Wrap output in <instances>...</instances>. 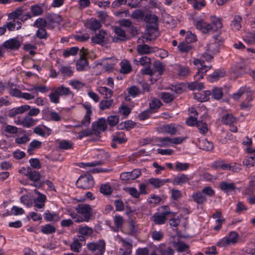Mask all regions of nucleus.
<instances>
[{"mask_svg": "<svg viewBox=\"0 0 255 255\" xmlns=\"http://www.w3.org/2000/svg\"><path fill=\"white\" fill-rule=\"evenodd\" d=\"M134 18H143V17H134ZM144 20L146 22V27L148 36L144 37L145 40L143 42H147L148 40L155 39L159 35L158 29V17H144Z\"/></svg>", "mask_w": 255, "mask_h": 255, "instance_id": "1", "label": "nucleus"}, {"mask_svg": "<svg viewBox=\"0 0 255 255\" xmlns=\"http://www.w3.org/2000/svg\"><path fill=\"white\" fill-rule=\"evenodd\" d=\"M194 25L196 28L204 33H207L212 30L217 31L221 28L222 26L221 20L219 19L216 18V17H213L211 24L207 23L203 20H194Z\"/></svg>", "mask_w": 255, "mask_h": 255, "instance_id": "2", "label": "nucleus"}, {"mask_svg": "<svg viewBox=\"0 0 255 255\" xmlns=\"http://www.w3.org/2000/svg\"><path fill=\"white\" fill-rule=\"evenodd\" d=\"M75 210L77 213L83 215V217H79L77 220H75V222L80 223L83 221L86 222L89 221L92 216V208L89 205L79 204L75 208Z\"/></svg>", "mask_w": 255, "mask_h": 255, "instance_id": "3", "label": "nucleus"}, {"mask_svg": "<svg viewBox=\"0 0 255 255\" xmlns=\"http://www.w3.org/2000/svg\"><path fill=\"white\" fill-rule=\"evenodd\" d=\"M28 178L33 182L31 184V186H33L36 188H41L44 184V181L41 180V175L38 171L33 170L30 167H28L27 171L25 174Z\"/></svg>", "mask_w": 255, "mask_h": 255, "instance_id": "4", "label": "nucleus"}, {"mask_svg": "<svg viewBox=\"0 0 255 255\" xmlns=\"http://www.w3.org/2000/svg\"><path fill=\"white\" fill-rule=\"evenodd\" d=\"M87 247L93 255H103L106 251V243L103 240H100L96 243H89Z\"/></svg>", "mask_w": 255, "mask_h": 255, "instance_id": "5", "label": "nucleus"}, {"mask_svg": "<svg viewBox=\"0 0 255 255\" xmlns=\"http://www.w3.org/2000/svg\"><path fill=\"white\" fill-rule=\"evenodd\" d=\"M94 185L93 177L90 174L81 175L76 182V186L79 188L89 189Z\"/></svg>", "mask_w": 255, "mask_h": 255, "instance_id": "6", "label": "nucleus"}, {"mask_svg": "<svg viewBox=\"0 0 255 255\" xmlns=\"http://www.w3.org/2000/svg\"><path fill=\"white\" fill-rule=\"evenodd\" d=\"M164 211L161 213H156L152 217L153 221L155 224L162 225L164 224L167 221V217L171 215L174 216L175 213L171 212L168 206H165L164 207Z\"/></svg>", "mask_w": 255, "mask_h": 255, "instance_id": "7", "label": "nucleus"}, {"mask_svg": "<svg viewBox=\"0 0 255 255\" xmlns=\"http://www.w3.org/2000/svg\"><path fill=\"white\" fill-rule=\"evenodd\" d=\"M27 18L21 19L19 17H8L5 26L9 31H13L15 29L18 30L21 27V22L26 20Z\"/></svg>", "mask_w": 255, "mask_h": 255, "instance_id": "8", "label": "nucleus"}, {"mask_svg": "<svg viewBox=\"0 0 255 255\" xmlns=\"http://www.w3.org/2000/svg\"><path fill=\"white\" fill-rule=\"evenodd\" d=\"M215 41L208 44L205 47L207 52L215 54L219 51L220 46L223 43V39L219 35L214 36Z\"/></svg>", "mask_w": 255, "mask_h": 255, "instance_id": "9", "label": "nucleus"}, {"mask_svg": "<svg viewBox=\"0 0 255 255\" xmlns=\"http://www.w3.org/2000/svg\"><path fill=\"white\" fill-rule=\"evenodd\" d=\"M2 45L6 49L16 50L20 47L21 42L17 37H15L6 40Z\"/></svg>", "mask_w": 255, "mask_h": 255, "instance_id": "10", "label": "nucleus"}, {"mask_svg": "<svg viewBox=\"0 0 255 255\" xmlns=\"http://www.w3.org/2000/svg\"><path fill=\"white\" fill-rule=\"evenodd\" d=\"M107 128L106 121L104 118H100L97 122L92 124L93 131L97 136L100 134L101 131H105Z\"/></svg>", "mask_w": 255, "mask_h": 255, "instance_id": "11", "label": "nucleus"}, {"mask_svg": "<svg viewBox=\"0 0 255 255\" xmlns=\"http://www.w3.org/2000/svg\"><path fill=\"white\" fill-rule=\"evenodd\" d=\"M141 175V171L138 169L133 170L131 172H123L121 174L120 178L122 180L128 181L137 178Z\"/></svg>", "mask_w": 255, "mask_h": 255, "instance_id": "12", "label": "nucleus"}, {"mask_svg": "<svg viewBox=\"0 0 255 255\" xmlns=\"http://www.w3.org/2000/svg\"><path fill=\"white\" fill-rule=\"evenodd\" d=\"M153 67L154 68L153 72H155V74L158 73V75L155 77L151 78L150 80L152 82L156 81L165 71L164 65L159 61H155L153 64Z\"/></svg>", "mask_w": 255, "mask_h": 255, "instance_id": "13", "label": "nucleus"}, {"mask_svg": "<svg viewBox=\"0 0 255 255\" xmlns=\"http://www.w3.org/2000/svg\"><path fill=\"white\" fill-rule=\"evenodd\" d=\"M114 31L117 36L112 37L113 42L117 43L120 41H124L127 40L126 32L122 28L117 27L115 28Z\"/></svg>", "mask_w": 255, "mask_h": 255, "instance_id": "14", "label": "nucleus"}, {"mask_svg": "<svg viewBox=\"0 0 255 255\" xmlns=\"http://www.w3.org/2000/svg\"><path fill=\"white\" fill-rule=\"evenodd\" d=\"M35 193L38 194V196L36 198L33 200L34 207L37 208L42 209L45 206V202L46 200V197L45 195L40 193L37 190H34Z\"/></svg>", "mask_w": 255, "mask_h": 255, "instance_id": "15", "label": "nucleus"}, {"mask_svg": "<svg viewBox=\"0 0 255 255\" xmlns=\"http://www.w3.org/2000/svg\"><path fill=\"white\" fill-rule=\"evenodd\" d=\"M128 95L125 96V100L127 101L130 100V97L135 98L141 94V91L140 89L135 85H132L127 89Z\"/></svg>", "mask_w": 255, "mask_h": 255, "instance_id": "16", "label": "nucleus"}, {"mask_svg": "<svg viewBox=\"0 0 255 255\" xmlns=\"http://www.w3.org/2000/svg\"><path fill=\"white\" fill-rule=\"evenodd\" d=\"M238 234L236 232H231L228 237L223 238L221 244L223 246H227L230 244H235L237 242Z\"/></svg>", "mask_w": 255, "mask_h": 255, "instance_id": "17", "label": "nucleus"}, {"mask_svg": "<svg viewBox=\"0 0 255 255\" xmlns=\"http://www.w3.org/2000/svg\"><path fill=\"white\" fill-rule=\"evenodd\" d=\"M190 178L186 174H179L176 175L172 181V184L174 185H181L188 183Z\"/></svg>", "mask_w": 255, "mask_h": 255, "instance_id": "18", "label": "nucleus"}, {"mask_svg": "<svg viewBox=\"0 0 255 255\" xmlns=\"http://www.w3.org/2000/svg\"><path fill=\"white\" fill-rule=\"evenodd\" d=\"M30 106L27 105L21 106L19 107L13 108L9 111L8 113V117L13 118L16 115L22 114L30 109Z\"/></svg>", "mask_w": 255, "mask_h": 255, "instance_id": "19", "label": "nucleus"}, {"mask_svg": "<svg viewBox=\"0 0 255 255\" xmlns=\"http://www.w3.org/2000/svg\"><path fill=\"white\" fill-rule=\"evenodd\" d=\"M107 33L105 31L102 29L99 31L94 36L91 38V41L94 44H103L105 43Z\"/></svg>", "mask_w": 255, "mask_h": 255, "instance_id": "20", "label": "nucleus"}, {"mask_svg": "<svg viewBox=\"0 0 255 255\" xmlns=\"http://www.w3.org/2000/svg\"><path fill=\"white\" fill-rule=\"evenodd\" d=\"M84 24L87 28L95 31L100 29L102 26L101 21L93 18L85 22Z\"/></svg>", "mask_w": 255, "mask_h": 255, "instance_id": "21", "label": "nucleus"}, {"mask_svg": "<svg viewBox=\"0 0 255 255\" xmlns=\"http://www.w3.org/2000/svg\"><path fill=\"white\" fill-rule=\"evenodd\" d=\"M226 75V71L223 69H217L208 77V80L211 82L217 81Z\"/></svg>", "mask_w": 255, "mask_h": 255, "instance_id": "22", "label": "nucleus"}, {"mask_svg": "<svg viewBox=\"0 0 255 255\" xmlns=\"http://www.w3.org/2000/svg\"><path fill=\"white\" fill-rule=\"evenodd\" d=\"M179 128L180 126L179 125L176 126L175 124L172 123L163 125L161 127V129L167 133L174 135L179 130Z\"/></svg>", "mask_w": 255, "mask_h": 255, "instance_id": "23", "label": "nucleus"}, {"mask_svg": "<svg viewBox=\"0 0 255 255\" xmlns=\"http://www.w3.org/2000/svg\"><path fill=\"white\" fill-rule=\"evenodd\" d=\"M76 69L78 71H82L88 66V61L86 58V53L81 54L80 58L76 63Z\"/></svg>", "mask_w": 255, "mask_h": 255, "instance_id": "24", "label": "nucleus"}, {"mask_svg": "<svg viewBox=\"0 0 255 255\" xmlns=\"http://www.w3.org/2000/svg\"><path fill=\"white\" fill-rule=\"evenodd\" d=\"M198 146L200 149L206 151H211L214 147L213 143L209 141L206 139L199 140Z\"/></svg>", "mask_w": 255, "mask_h": 255, "instance_id": "25", "label": "nucleus"}, {"mask_svg": "<svg viewBox=\"0 0 255 255\" xmlns=\"http://www.w3.org/2000/svg\"><path fill=\"white\" fill-rule=\"evenodd\" d=\"M219 186L221 190L226 193L233 191L236 188L235 184L233 182H221L220 183Z\"/></svg>", "mask_w": 255, "mask_h": 255, "instance_id": "26", "label": "nucleus"}, {"mask_svg": "<svg viewBox=\"0 0 255 255\" xmlns=\"http://www.w3.org/2000/svg\"><path fill=\"white\" fill-rule=\"evenodd\" d=\"M121 69H120V72L123 74H128L132 71V67L131 66L129 62L126 59H123L121 63Z\"/></svg>", "mask_w": 255, "mask_h": 255, "instance_id": "27", "label": "nucleus"}, {"mask_svg": "<svg viewBox=\"0 0 255 255\" xmlns=\"http://www.w3.org/2000/svg\"><path fill=\"white\" fill-rule=\"evenodd\" d=\"M192 197L194 201L198 204H203L207 201L206 195H204L202 192H198L194 193Z\"/></svg>", "mask_w": 255, "mask_h": 255, "instance_id": "28", "label": "nucleus"}, {"mask_svg": "<svg viewBox=\"0 0 255 255\" xmlns=\"http://www.w3.org/2000/svg\"><path fill=\"white\" fill-rule=\"evenodd\" d=\"M37 121L38 120L34 119L27 115L23 119V127L26 128H31L36 125Z\"/></svg>", "mask_w": 255, "mask_h": 255, "instance_id": "29", "label": "nucleus"}, {"mask_svg": "<svg viewBox=\"0 0 255 255\" xmlns=\"http://www.w3.org/2000/svg\"><path fill=\"white\" fill-rule=\"evenodd\" d=\"M187 88L192 91H201L204 88V85L202 82H198L194 80V82H189L187 84Z\"/></svg>", "mask_w": 255, "mask_h": 255, "instance_id": "30", "label": "nucleus"}, {"mask_svg": "<svg viewBox=\"0 0 255 255\" xmlns=\"http://www.w3.org/2000/svg\"><path fill=\"white\" fill-rule=\"evenodd\" d=\"M45 220L47 222H57L60 220L59 215L56 213H51L47 210L43 215Z\"/></svg>", "mask_w": 255, "mask_h": 255, "instance_id": "31", "label": "nucleus"}, {"mask_svg": "<svg viewBox=\"0 0 255 255\" xmlns=\"http://www.w3.org/2000/svg\"><path fill=\"white\" fill-rule=\"evenodd\" d=\"M114 100L110 98L105 99L102 100L99 104V108L101 110L104 111L109 109L113 106Z\"/></svg>", "mask_w": 255, "mask_h": 255, "instance_id": "32", "label": "nucleus"}, {"mask_svg": "<svg viewBox=\"0 0 255 255\" xmlns=\"http://www.w3.org/2000/svg\"><path fill=\"white\" fill-rule=\"evenodd\" d=\"M136 50L140 54H147L153 52L152 48L145 44L137 45Z\"/></svg>", "mask_w": 255, "mask_h": 255, "instance_id": "33", "label": "nucleus"}, {"mask_svg": "<svg viewBox=\"0 0 255 255\" xmlns=\"http://www.w3.org/2000/svg\"><path fill=\"white\" fill-rule=\"evenodd\" d=\"M120 241L122 243L123 246L125 249V251L123 253L122 255H131L132 248L131 242H127L122 238L121 239Z\"/></svg>", "mask_w": 255, "mask_h": 255, "instance_id": "34", "label": "nucleus"}, {"mask_svg": "<svg viewBox=\"0 0 255 255\" xmlns=\"http://www.w3.org/2000/svg\"><path fill=\"white\" fill-rule=\"evenodd\" d=\"M236 118L232 114H227L223 116L222 122L223 124L227 125H231L235 123Z\"/></svg>", "mask_w": 255, "mask_h": 255, "instance_id": "35", "label": "nucleus"}, {"mask_svg": "<svg viewBox=\"0 0 255 255\" xmlns=\"http://www.w3.org/2000/svg\"><path fill=\"white\" fill-rule=\"evenodd\" d=\"M250 92V88L246 86L241 87L239 90L232 95V98L235 100H237L245 93Z\"/></svg>", "mask_w": 255, "mask_h": 255, "instance_id": "36", "label": "nucleus"}, {"mask_svg": "<svg viewBox=\"0 0 255 255\" xmlns=\"http://www.w3.org/2000/svg\"><path fill=\"white\" fill-rule=\"evenodd\" d=\"M192 48V46L188 42L182 41L178 45V49L179 51L182 53H187Z\"/></svg>", "mask_w": 255, "mask_h": 255, "instance_id": "37", "label": "nucleus"}, {"mask_svg": "<svg viewBox=\"0 0 255 255\" xmlns=\"http://www.w3.org/2000/svg\"><path fill=\"white\" fill-rule=\"evenodd\" d=\"M159 252L162 255H174V252L170 247L161 245L159 247Z\"/></svg>", "mask_w": 255, "mask_h": 255, "instance_id": "38", "label": "nucleus"}, {"mask_svg": "<svg viewBox=\"0 0 255 255\" xmlns=\"http://www.w3.org/2000/svg\"><path fill=\"white\" fill-rule=\"evenodd\" d=\"M98 90L100 94L105 95V99L110 98L113 95V91L106 87H101Z\"/></svg>", "mask_w": 255, "mask_h": 255, "instance_id": "39", "label": "nucleus"}, {"mask_svg": "<svg viewBox=\"0 0 255 255\" xmlns=\"http://www.w3.org/2000/svg\"><path fill=\"white\" fill-rule=\"evenodd\" d=\"M199 132L201 134H205L208 131V128L207 123L203 120H198L197 125L196 126Z\"/></svg>", "mask_w": 255, "mask_h": 255, "instance_id": "40", "label": "nucleus"}, {"mask_svg": "<svg viewBox=\"0 0 255 255\" xmlns=\"http://www.w3.org/2000/svg\"><path fill=\"white\" fill-rule=\"evenodd\" d=\"M60 73L64 77H71L73 75V72L70 66H62L59 69L58 73Z\"/></svg>", "mask_w": 255, "mask_h": 255, "instance_id": "41", "label": "nucleus"}, {"mask_svg": "<svg viewBox=\"0 0 255 255\" xmlns=\"http://www.w3.org/2000/svg\"><path fill=\"white\" fill-rule=\"evenodd\" d=\"M41 232L44 234H50L56 232V228L51 224H48L41 228Z\"/></svg>", "mask_w": 255, "mask_h": 255, "instance_id": "42", "label": "nucleus"}, {"mask_svg": "<svg viewBox=\"0 0 255 255\" xmlns=\"http://www.w3.org/2000/svg\"><path fill=\"white\" fill-rule=\"evenodd\" d=\"M124 135L123 132H118L116 135H113L112 140L119 144L123 143L127 141V139L124 137Z\"/></svg>", "mask_w": 255, "mask_h": 255, "instance_id": "43", "label": "nucleus"}, {"mask_svg": "<svg viewBox=\"0 0 255 255\" xmlns=\"http://www.w3.org/2000/svg\"><path fill=\"white\" fill-rule=\"evenodd\" d=\"M212 97L215 99L219 100L221 99L223 96L222 89L221 88L214 87L212 90Z\"/></svg>", "mask_w": 255, "mask_h": 255, "instance_id": "44", "label": "nucleus"}, {"mask_svg": "<svg viewBox=\"0 0 255 255\" xmlns=\"http://www.w3.org/2000/svg\"><path fill=\"white\" fill-rule=\"evenodd\" d=\"M30 91H34L36 96L38 95V92L42 93H45L49 91V89L46 86H34L31 89H28Z\"/></svg>", "mask_w": 255, "mask_h": 255, "instance_id": "45", "label": "nucleus"}, {"mask_svg": "<svg viewBox=\"0 0 255 255\" xmlns=\"http://www.w3.org/2000/svg\"><path fill=\"white\" fill-rule=\"evenodd\" d=\"M241 20L242 17H235L234 20L232 21L231 23L232 29L235 31L239 30L241 27Z\"/></svg>", "mask_w": 255, "mask_h": 255, "instance_id": "46", "label": "nucleus"}, {"mask_svg": "<svg viewBox=\"0 0 255 255\" xmlns=\"http://www.w3.org/2000/svg\"><path fill=\"white\" fill-rule=\"evenodd\" d=\"M42 142L37 140H33L29 144V146L27 149V152L30 154H32V151L34 149L40 148L41 146Z\"/></svg>", "mask_w": 255, "mask_h": 255, "instance_id": "47", "label": "nucleus"}, {"mask_svg": "<svg viewBox=\"0 0 255 255\" xmlns=\"http://www.w3.org/2000/svg\"><path fill=\"white\" fill-rule=\"evenodd\" d=\"M24 10H25L24 6L19 7L16 8L14 11L10 12L8 16H21L22 15H23V16H30L29 13L24 14Z\"/></svg>", "mask_w": 255, "mask_h": 255, "instance_id": "48", "label": "nucleus"}, {"mask_svg": "<svg viewBox=\"0 0 255 255\" xmlns=\"http://www.w3.org/2000/svg\"><path fill=\"white\" fill-rule=\"evenodd\" d=\"M189 166L190 165L188 163L177 162L175 164L174 170L178 172L186 171L189 169Z\"/></svg>", "mask_w": 255, "mask_h": 255, "instance_id": "49", "label": "nucleus"}, {"mask_svg": "<svg viewBox=\"0 0 255 255\" xmlns=\"http://www.w3.org/2000/svg\"><path fill=\"white\" fill-rule=\"evenodd\" d=\"M100 192L105 195H109L112 194L113 189L111 185L107 183L101 185Z\"/></svg>", "mask_w": 255, "mask_h": 255, "instance_id": "50", "label": "nucleus"}, {"mask_svg": "<svg viewBox=\"0 0 255 255\" xmlns=\"http://www.w3.org/2000/svg\"><path fill=\"white\" fill-rule=\"evenodd\" d=\"M78 232L81 235L91 236L93 233V230L92 228L88 226L80 227Z\"/></svg>", "mask_w": 255, "mask_h": 255, "instance_id": "51", "label": "nucleus"}, {"mask_svg": "<svg viewBox=\"0 0 255 255\" xmlns=\"http://www.w3.org/2000/svg\"><path fill=\"white\" fill-rule=\"evenodd\" d=\"M56 93L59 95V96H68L71 93V91L69 88L65 87L62 85L57 87L56 89Z\"/></svg>", "mask_w": 255, "mask_h": 255, "instance_id": "52", "label": "nucleus"}, {"mask_svg": "<svg viewBox=\"0 0 255 255\" xmlns=\"http://www.w3.org/2000/svg\"><path fill=\"white\" fill-rule=\"evenodd\" d=\"M161 99L164 103H170L175 98L174 95L168 92H164L161 94Z\"/></svg>", "mask_w": 255, "mask_h": 255, "instance_id": "53", "label": "nucleus"}, {"mask_svg": "<svg viewBox=\"0 0 255 255\" xmlns=\"http://www.w3.org/2000/svg\"><path fill=\"white\" fill-rule=\"evenodd\" d=\"M78 47H73L69 49H66L64 50L63 55L65 57H68L70 55H75L79 51Z\"/></svg>", "mask_w": 255, "mask_h": 255, "instance_id": "54", "label": "nucleus"}, {"mask_svg": "<svg viewBox=\"0 0 255 255\" xmlns=\"http://www.w3.org/2000/svg\"><path fill=\"white\" fill-rule=\"evenodd\" d=\"M47 24V22L44 18L39 17L34 22L33 26L38 28H45Z\"/></svg>", "mask_w": 255, "mask_h": 255, "instance_id": "55", "label": "nucleus"}, {"mask_svg": "<svg viewBox=\"0 0 255 255\" xmlns=\"http://www.w3.org/2000/svg\"><path fill=\"white\" fill-rule=\"evenodd\" d=\"M148 183L156 188H158L163 186V181L162 179L151 178L148 180Z\"/></svg>", "mask_w": 255, "mask_h": 255, "instance_id": "56", "label": "nucleus"}, {"mask_svg": "<svg viewBox=\"0 0 255 255\" xmlns=\"http://www.w3.org/2000/svg\"><path fill=\"white\" fill-rule=\"evenodd\" d=\"M119 113L125 117H127L131 113V109L125 105H122L119 108Z\"/></svg>", "mask_w": 255, "mask_h": 255, "instance_id": "57", "label": "nucleus"}, {"mask_svg": "<svg viewBox=\"0 0 255 255\" xmlns=\"http://www.w3.org/2000/svg\"><path fill=\"white\" fill-rule=\"evenodd\" d=\"M119 122V117L116 115H111L107 118V122L111 127H114Z\"/></svg>", "mask_w": 255, "mask_h": 255, "instance_id": "58", "label": "nucleus"}, {"mask_svg": "<svg viewBox=\"0 0 255 255\" xmlns=\"http://www.w3.org/2000/svg\"><path fill=\"white\" fill-rule=\"evenodd\" d=\"M252 100V98L250 96H248L246 101L241 104V108L243 110H249L252 107V105L251 103Z\"/></svg>", "mask_w": 255, "mask_h": 255, "instance_id": "59", "label": "nucleus"}, {"mask_svg": "<svg viewBox=\"0 0 255 255\" xmlns=\"http://www.w3.org/2000/svg\"><path fill=\"white\" fill-rule=\"evenodd\" d=\"M134 61H136V63L139 62L141 65L144 67H148V66H150L151 65L150 58L146 56L141 57L139 61L134 60Z\"/></svg>", "mask_w": 255, "mask_h": 255, "instance_id": "60", "label": "nucleus"}, {"mask_svg": "<svg viewBox=\"0 0 255 255\" xmlns=\"http://www.w3.org/2000/svg\"><path fill=\"white\" fill-rule=\"evenodd\" d=\"M73 147V143L69 141L63 140L59 143V148L62 149H69Z\"/></svg>", "mask_w": 255, "mask_h": 255, "instance_id": "61", "label": "nucleus"}, {"mask_svg": "<svg viewBox=\"0 0 255 255\" xmlns=\"http://www.w3.org/2000/svg\"><path fill=\"white\" fill-rule=\"evenodd\" d=\"M30 166L34 169H39L41 168V164L38 158H33L29 160Z\"/></svg>", "mask_w": 255, "mask_h": 255, "instance_id": "62", "label": "nucleus"}, {"mask_svg": "<svg viewBox=\"0 0 255 255\" xmlns=\"http://www.w3.org/2000/svg\"><path fill=\"white\" fill-rule=\"evenodd\" d=\"M31 11L34 15H39L42 14L43 10L41 6L35 4L30 7Z\"/></svg>", "mask_w": 255, "mask_h": 255, "instance_id": "63", "label": "nucleus"}, {"mask_svg": "<svg viewBox=\"0 0 255 255\" xmlns=\"http://www.w3.org/2000/svg\"><path fill=\"white\" fill-rule=\"evenodd\" d=\"M162 105L160 100L154 98L149 103V107L151 110H156L159 109Z\"/></svg>", "mask_w": 255, "mask_h": 255, "instance_id": "64", "label": "nucleus"}]
</instances>
